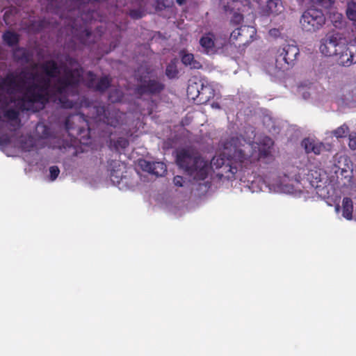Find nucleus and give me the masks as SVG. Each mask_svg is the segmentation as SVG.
Listing matches in <instances>:
<instances>
[{"label":"nucleus","instance_id":"3","mask_svg":"<svg viewBox=\"0 0 356 356\" xmlns=\"http://www.w3.org/2000/svg\"><path fill=\"white\" fill-rule=\"evenodd\" d=\"M176 163L195 180H204L207 177L209 170L208 162L193 149H179L177 153Z\"/></svg>","mask_w":356,"mask_h":356},{"label":"nucleus","instance_id":"18","mask_svg":"<svg viewBox=\"0 0 356 356\" xmlns=\"http://www.w3.org/2000/svg\"><path fill=\"white\" fill-rule=\"evenodd\" d=\"M337 61L339 65L343 66H350L353 63H356V60H354L353 54L348 50V48L345 44V49L342 51L341 53H339L338 54Z\"/></svg>","mask_w":356,"mask_h":356},{"label":"nucleus","instance_id":"4","mask_svg":"<svg viewBox=\"0 0 356 356\" xmlns=\"http://www.w3.org/2000/svg\"><path fill=\"white\" fill-rule=\"evenodd\" d=\"M97 120L103 121L113 128H120L127 124V118L125 113L114 106H96L93 108Z\"/></svg>","mask_w":356,"mask_h":356},{"label":"nucleus","instance_id":"33","mask_svg":"<svg viewBox=\"0 0 356 356\" xmlns=\"http://www.w3.org/2000/svg\"><path fill=\"white\" fill-rule=\"evenodd\" d=\"M273 144L274 142L270 137L265 136L260 140L259 146L272 147Z\"/></svg>","mask_w":356,"mask_h":356},{"label":"nucleus","instance_id":"41","mask_svg":"<svg viewBox=\"0 0 356 356\" xmlns=\"http://www.w3.org/2000/svg\"><path fill=\"white\" fill-rule=\"evenodd\" d=\"M94 11H88L87 14H81V19H86V18H89L91 19L93 18Z\"/></svg>","mask_w":356,"mask_h":356},{"label":"nucleus","instance_id":"30","mask_svg":"<svg viewBox=\"0 0 356 356\" xmlns=\"http://www.w3.org/2000/svg\"><path fill=\"white\" fill-rule=\"evenodd\" d=\"M178 73L177 67L173 64H169L165 69V74L169 79L175 78Z\"/></svg>","mask_w":356,"mask_h":356},{"label":"nucleus","instance_id":"45","mask_svg":"<svg viewBox=\"0 0 356 356\" xmlns=\"http://www.w3.org/2000/svg\"><path fill=\"white\" fill-rule=\"evenodd\" d=\"M348 3H353L354 4H356V0H350Z\"/></svg>","mask_w":356,"mask_h":356},{"label":"nucleus","instance_id":"7","mask_svg":"<svg viewBox=\"0 0 356 356\" xmlns=\"http://www.w3.org/2000/svg\"><path fill=\"white\" fill-rule=\"evenodd\" d=\"M319 49L325 56H337L345 49V44L339 33H327L321 40Z\"/></svg>","mask_w":356,"mask_h":356},{"label":"nucleus","instance_id":"1","mask_svg":"<svg viewBox=\"0 0 356 356\" xmlns=\"http://www.w3.org/2000/svg\"><path fill=\"white\" fill-rule=\"evenodd\" d=\"M47 77L40 76L38 79V73L22 71L24 77L29 76V79L37 80V83L29 85L17 105L22 111L32 109L34 104H39L42 109L51 101L63 108H72L75 102L70 100L67 95L69 88H76L81 81L82 68L70 69L65 67L63 76L58 77L60 70L54 60H48L40 65Z\"/></svg>","mask_w":356,"mask_h":356},{"label":"nucleus","instance_id":"16","mask_svg":"<svg viewBox=\"0 0 356 356\" xmlns=\"http://www.w3.org/2000/svg\"><path fill=\"white\" fill-rule=\"evenodd\" d=\"M214 95L213 90L209 86L201 85L200 90L197 88L196 98L200 104L207 103Z\"/></svg>","mask_w":356,"mask_h":356},{"label":"nucleus","instance_id":"42","mask_svg":"<svg viewBox=\"0 0 356 356\" xmlns=\"http://www.w3.org/2000/svg\"><path fill=\"white\" fill-rule=\"evenodd\" d=\"M176 2L179 6H183L186 3V0H176Z\"/></svg>","mask_w":356,"mask_h":356},{"label":"nucleus","instance_id":"23","mask_svg":"<svg viewBox=\"0 0 356 356\" xmlns=\"http://www.w3.org/2000/svg\"><path fill=\"white\" fill-rule=\"evenodd\" d=\"M92 35L91 31L88 28H84L83 31L78 33L75 35V38L84 45L89 44L92 41L90 40V38Z\"/></svg>","mask_w":356,"mask_h":356},{"label":"nucleus","instance_id":"28","mask_svg":"<svg viewBox=\"0 0 356 356\" xmlns=\"http://www.w3.org/2000/svg\"><path fill=\"white\" fill-rule=\"evenodd\" d=\"M313 5L329 9L334 3V0H310Z\"/></svg>","mask_w":356,"mask_h":356},{"label":"nucleus","instance_id":"43","mask_svg":"<svg viewBox=\"0 0 356 356\" xmlns=\"http://www.w3.org/2000/svg\"><path fill=\"white\" fill-rule=\"evenodd\" d=\"M193 88V86H189V87H188V92H191V90Z\"/></svg>","mask_w":356,"mask_h":356},{"label":"nucleus","instance_id":"2","mask_svg":"<svg viewBox=\"0 0 356 356\" xmlns=\"http://www.w3.org/2000/svg\"><path fill=\"white\" fill-rule=\"evenodd\" d=\"M225 152L213 157L210 167L220 180L233 181L238 173L257 161L265 163L273 159L272 147L259 146L257 156L252 154V147L243 137L233 136L224 145Z\"/></svg>","mask_w":356,"mask_h":356},{"label":"nucleus","instance_id":"20","mask_svg":"<svg viewBox=\"0 0 356 356\" xmlns=\"http://www.w3.org/2000/svg\"><path fill=\"white\" fill-rule=\"evenodd\" d=\"M19 147L24 152H31L35 146V141L31 136H22L19 139Z\"/></svg>","mask_w":356,"mask_h":356},{"label":"nucleus","instance_id":"32","mask_svg":"<svg viewBox=\"0 0 356 356\" xmlns=\"http://www.w3.org/2000/svg\"><path fill=\"white\" fill-rule=\"evenodd\" d=\"M50 179L54 181L60 174V170L58 166L53 165L49 168Z\"/></svg>","mask_w":356,"mask_h":356},{"label":"nucleus","instance_id":"35","mask_svg":"<svg viewBox=\"0 0 356 356\" xmlns=\"http://www.w3.org/2000/svg\"><path fill=\"white\" fill-rule=\"evenodd\" d=\"M129 15L131 18L138 19L143 17V12L139 9H133L130 10Z\"/></svg>","mask_w":356,"mask_h":356},{"label":"nucleus","instance_id":"24","mask_svg":"<svg viewBox=\"0 0 356 356\" xmlns=\"http://www.w3.org/2000/svg\"><path fill=\"white\" fill-rule=\"evenodd\" d=\"M167 171L166 165L163 162H152L151 174L157 177L163 176Z\"/></svg>","mask_w":356,"mask_h":356},{"label":"nucleus","instance_id":"12","mask_svg":"<svg viewBox=\"0 0 356 356\" xmlns=\"http://www.w3.org/2000/svg\"><path fill=\"white\" fill-rule=\"evenodd\" d=\"M20 88V81L14 72H8L4 76L0 77V91L11 95L19 92Z\"/></svg>","mask_w":356,"mask_h":356},{"label":"nucleus","instance_id":"29","mask_svg":"<svg viewBox=\"0 0 356 356\" xmlns=\"http://www.w3.org/2000/svg\"><path fill=\"white\" fill-rule=\"evenodd\" d=\"M129 145V140L123 137L118 138L115 141H114L113 146L116 150L124 149Z\"/></svg>","mask_w":356,"mask_h":356},{"label":"nucleus","instance_id":"5","mask_svg":"<svg viewBox=\"0 0 356 356\" xmlns=\"http://www.w3.org/2000/svg\"><path fill=\"white\" fill-rule=\"evenodd\" d=\"M300 50L297 45L285 44L280 47L275 55V67L284 72L291 69L296 63Z\"/></svg>","mask_w":356,"mask_h":356},{"label":"nucleus","instance_id":"8","mask_svg":"<svg viewBox=\"0 0 356 356\" xmlns=\"http://www.w3.org/2000/svg\"><path fill=\"white\" fill-rule=\"evenodd\" d=\"M257 34V31L252 26H241L235 29L231 33L229 42L234 45L245 47L252 42Z\"/></svg>","mask_w":356,"mask_h":356},{"label":"nucleus","instance_id":"15","mask_svg":"<svg viewBox=\"0 0 356 356\" xmlns=\"http://www.w3.org/2000/svg\"><path fill=\"white\" fill-rule=\"evenodd\" d=\"M180 56L181 63L184 65L189 66L191 69L195 70H200L202 67L201 63L195 58L193 54L181 50L180 51Z\"/></svg>","mask_w":356,"mask_h":356},{"label":"nucleus","instance_id":"6","mask_svg":"<svg viewBox=\"0 0 356 356\" xmlns=\"http://www.w3.org/2000/svg\"><path fill=\"white\" fill-rule=\"evenodd\" d=\"M326 22L325 16L321 9L314 7L307 8L302 15L300 23L302 30L316 32L323 28Z\"/></svg>","mask_w":356,"mask_h":356},{"label":"nucleus","instance_id":"17","mask_svg":"<svg viewBox=\"0 0 356 356\" xmlns=\"http://www.w3.org/2000/svg\"><path fill=\"white\" fill-rule=\"evenodd\" d=\"M325 175H322L321 170H310L307 174V179L310 185L315 188L321 187V183L323 182Z\"/></svg>","mask_w":356,"mask_h":356},{"label":"nucleus","instance_id":"26","mask_svg":"<svg viewBox=\"0 0 356 356\" xmlns=\"http://www.w3.org/2000/svg\"><path fill=\"white\" fill-rule=\"evenodd\" d=\"M48 24L46 19L35 20L31 23L30 29L35 32H40L47 26Z\"/></svg>","mask_w":356,"mask_h":356},{"label":"nucleus","instance_id":"40","mask_svg":"<svg viewBox=\"0 0 356 356\" xmlns=\"http://www.w3.org/2000/svg\"><path fill=\"white\" fill-rule=\"evenodd\" d=\"M10 143V138L8 136H2L0 137V144L7 145Z\"/></svg>","mask_w":356,"mask_h":356},{"label":"nucleus","instance_id":"21","mask_svg":"<svg viewBox=\"0 0 356 356\" xmlns=\"http://www.w3.org/2000/svg\"><path fill=\"white\" fill-rule=\"evenodd\" d=\"M2 39L8 47H14L19 42V35L14 31L8 30L3 33Z\"/></svg>","mask_w":356,"mask_h":356},{"label":"nucleus","instance_id":"39","mask_svg":"<svg viewBox=\"0 0 356 356\" xmlns=\"http://www.w3.org/2000/svg\"><path fill=\"white\" fill-rule=\"evenodd\" d=\"M70 122H71V118L70 117L67 118L65 120V127L67 131H70V130L74 129V127L71 125Z\"/></svg>","mask_w":356,"mask_h":356},{"label":"nucleus","instance_id":"9","mask_svg":"<svg viewBox=\"0 0 356 356\" xmlns=\"http://www.w3.org/2000/svg\"><path fill=\"white\" fill-rule=\"evenodd\" d=\"M165 85L157 79L141 80L134 89V93L140 97L144 95H155L161 92Z\"/></svg>","mask_w":356,"mask_h":356},{"label":"nucleus","instance_id":"27","mask_svg":"<svg viewBox=\"0 0 356 356\" xmlns=\"http://www.w3.org/2000/svg\"><path fill=\"white\" fill-rule=\"evenodd\" d=\"M4 117L11 121L19 122V112L13 108L7 109L3 114Z\"/></svg>","mask_w":356,"mask_h":356},{"label":"nucleus","instance_id":"11","mask_svg":"<svg viewBox=\"0 0 356 356\" xmlns=\"http://www.w3.org/2000/svg\"><path fill=\"white\" fill-rule=\"evenodd\" d=\"M216 40V35L213 32L209 31L204 33L199 40V44L201 47L200 51L209 56L217 54L221 47L218 45Z\"/></svg>","mask_w":356,"mask_h":356},{"label":"nucleus","instance_id":"46","mask_svg":"<svg viewBox=\"0 0 356 356\" xmlns=\"http://www.w3.org/2000/svg\"><path fill=\"white\" fill-rule=\"evenodd\" d=\"M72 60H73V59L70 58V60H69L70 63H72Z\"/></svg>","mask_w":356,"mask_h":356},{"label":"nucleus","instance_id":"22","mask_svg":"<svg viewBox=\"0 0 356 356\" xmlns=\"http://www.w3.org/2000/svg\"><path fill=\"white\" fill-rule=\"evenodd\" d=\"M342 215L347 220H351L353 218V204L351 198L343 197L342 201Z\"/></svg>","mask_w":356,"mask_h":356},{"label":"nucleus","instance_id":"25","mask_svg":"<svg viewBox=\"0 0 356 356\" xmlns=\"http://www.w3.org/2000/svg\"><path fill=\"white\" fill-rule=\"evenodd\" d=\"M350 132V129L346 124H343L332 131V135L337 139L346 138Z\"/></svg>","mask_w":356,"mask_h":356},{"label":"nucleus","instance_id":"31","mask_svg":"<svg viewBox=\"0 0 356 356\" xmlns=\"http://www.w3.org/2000/svg\"><path fill=\"white\" fill-rule=\"evenodd\" d=\"M139 165L143 171L151 173L152 168V162L146 160H140Z\"/></svg>","mask_w":356,"mask_h":356},{"label":"nucleus","instance_id":"38","mask_svg":"<svg viewBox=\"0 0 356 356\" xmlns=\"http://www.w3.org/2000/svg\"><path fill=\"white\" fill-rule=\"evenodd\" d=\"M184 178L181 176L177 175L173 179V183L177 186H182Z\"/></svg>","mask_w":356,"mask_h":356},{"label":"nucleus","instance_id":"37","mask_svg":"<svg viewBox=\"0 0 356 356\" xmlns=\"http://www.w3.org/2000/svg\"><path fill=\"white\" fill-rule=\"evenodd\" d=\"M243 21V16L241 14L235 13L231 20L232 23L239 24Z\"/></svg>","mask_w":356,"mask_h":356},{"label":"nucleus","instance_id":"19","mask_svg":"<svg viewBox=\"0 0 356 356\" xmlns=\"http://www.w3.org/2000/svg\"><path fill=\"white\" fill-rule=\"evenodd\" d=\"M13 56L15 61L28 63L31 60V54L24 47H16L13 52Z\"/></svg>","mask_w":356,"mask_h":356},{"label":"nucleus","instance_id":"14","mask_svg":"<svg viewBox=\"0 0 356 356\" xmlns=\"http://www.w3.org/2000/svg\"><path fill=\"white\" fill-rule=\"evenodd\" d=\"M301 145L307 154L314 153L316 155L320 154L324 147V145L322 143L317 142L309 138H304L301 143Z\"/></svg>","mask_w":356,"mask_h":356},{"label":"nucleus","instance_id":"44","mask_svg":"<svg viewBox=\"0 0 356 356\" xmlns=\"http://www.w3.org/2000/svg\"><path fill=\"white\" fill-rule=\"evenodd\" d=\"M115 46L114 45V46L113 47V49H114V48H115ZM111 50H112V48H111V47H110L109 50L106 51V54H108V53H109L110 51H111Z\"/></svg>","mask_w":356,"mask_h":356},{"label":"nucleus","instance_id":"34","mask_svg":"<svg viewBox=\"0 0 356 356\" xmlns=\"http://www.w3.org/2000/svg\"><path fill=\"white\" fill-rule=\"evenodd\" d=\"M348 146L349 147L353 149H356V133L348 134Z\"/></svg>","mask_w":356,"mask_h":356},{"label":"nucleus","instance_id":"10","mask_svg":"<svg viewBox=\"0 0 356 356\" xmlns=\"http://www.w3.org/2000/svg\"><path fill=\"white\" fill-rule=\"evenodd\" d=\"M96 80V74L91 71H88L86 74V85L88 88L97 92H104L111 85L112 80L108 75L102 76L97 82Z\"/></svg>","mask_w":356,"mask_h":356},{"label":"nucleus","instance_id":"13","mask_svg":"<svg viewBox=\"0 0 356 356\" xmlns=\"http://www.w3.org/2000/svg\"><path fill=\"white\" fill-rule=\"evenodd\" d=\"M111 180L115 184H119L124 177L126 164L119 160H111L108 163Z\"/></svg>","mask_w":356,"mask_h":356},{"label":"nucleus","instance_id":"36","mask_svg":"<svg viewBox=\"0 0 356 356\" xmlns=\"http://www.w3.org/2000/svg\"><path fill=\"white\" fill-rule=\"evenodd\" d=\"M72 3L77 6L79 11L86 9L87 5L86 4L85 0H71Z\"/></svg>","mask_w":356,"mask_h":356}]
</instances>
